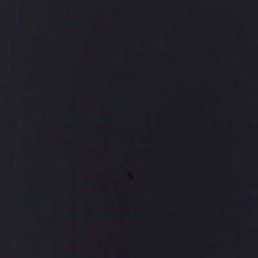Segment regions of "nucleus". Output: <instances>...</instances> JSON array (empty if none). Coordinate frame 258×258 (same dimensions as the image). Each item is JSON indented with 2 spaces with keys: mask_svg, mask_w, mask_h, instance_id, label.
I'll return each mask as SVG.
<instances>
[{
  "mask_svg": "<svg viewBox=\"0 0 258 258\" xmlns=\"http://www.w3.org/2000/svg\"><path fill=\"white\" fill-rule=\"evenodd\" d=\"M81 161H258V160H81Z\"/></svg>",
  "mask_w": 258,
  "mask_h": 258,
  "instance_id": "obj_1",
  "label": "nucleus"
}]
</instances>
